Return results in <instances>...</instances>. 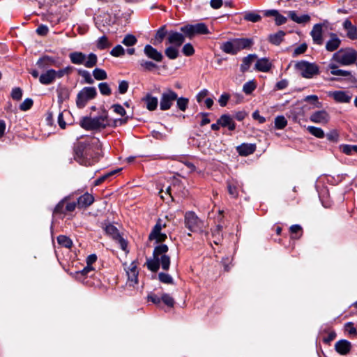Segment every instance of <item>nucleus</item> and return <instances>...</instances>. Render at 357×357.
<instances>
[{"mask_svg":"<svg viewBox=\"0 0 357 357\" xmlns=\"http://www.w3.org/2000/svg\"><path fill=\"white\" fill-rule=\"evenodd\" d=\"M93 75L97 80H104L107 77L106 71L101 68H95L93 70Z\"/></svg>","mask_w":357,"mask_h":357,"instance_id":"obj_39","label":"nucleus"},{"mask_svg":"<svg viewBox=\"0 0 357 357\" xmlns=\"http://www.w3.org/2000/svg\"><path fill=\"white\" fill-rule=\"evenodd\" d=\"M56 80L54 77V70L48 69L43 73L39 77V82L44 85H49Z\"/></svg>","mask_w":357,"mask_h":357,"instance_id":"obj_20","label":"nucleus"},{"mask_svg":"<svg viewBox=\"0 0 357 357\" xmlns=\"http://www.w3.org/2000/svg\"><path fill=\"white\" fill-rule=\"evenodd\" d=\"M33 105V100L31 98L25 99L20 105V109L22 111H26L29 109Z\"/></svg>","mask_w":357,"mask_h":357,"instance_id":"obj_54","label":"nucleus"},{"mask_svg":"<svg viewBox=\"0 0 357 357\" xmlns=\"http://www.w3.org/2000/svg\"><path fill=\"white\" fill-rule=\"evenodd\" d=\"M73 70V68L71 66H66L62 69L59 70H54V77L55 79L62 78L65 75H68L71 73Z\"/></svg>","mask_w":357,"mask_h":357,"instance_id":"obj_37","label":"nucleus"},{"mask_svg":"<svg viewBox=\"0 0 357 357\" xmlns=\"http://www.w3.org/2000/svg\"><path fill=\"white\" fill-rule=\"evenodd\" d=\"M142 100L146 103V107L149 111H153L158 107V98L149 93L146 94V96L142 99Z\"/></svg>","mask_w":357,"mask_h":357,"instance_id":"obj_23","label":"nucleus"},{"mask_svg":"<svg viewBox=\"0 0 357 357\" xmlns=\"http://www.w3.org/2000/svg\"><path fill=\"white\" fill-rule=\"evenodd\" d=\"M182 52L185 56H191L195 53V50L191 44L187 43L183 47Z\"/></svg>","mask_w":357,"mask_h":357,"instance_id":"obj_56","label":"nucleus"},{"mask_svg":"<svg viewBox=\"0 0 357 357\" xmlns=\"http://www.w3.org/2000/svg\"><path fill=\"white\" fill-rule=\"evenodd\" d=\"M128 89V83L126 81H121L119 84V91L121 94L127 92Z\"/></svg>","mask_w":357,"mask_h":357,"instance_id":"obj_61","label":"nucleus"},{"mask_svg":"<svg viewBox=\"0 0 357 357\" xmlns=\"http://www.w3.org/2000/svg\"><path fill=\"white\" fill-rule=\"evenodd\" d=\"M342 151L347 155H351L353 153H357V145H344Z\"/></svg>","mask_w":357,"mask_h":357,"instance_id":"obj_52","label":"nucleus"},{"mask_svg":"<svg viewBox=\"0 0 357 357\" xmlns=\"http://www.w3.org/2000/svg\"><path fill=\"white\" fill-rule=\"evenodd\" d=\"M69 58L72 63L84 65L88 68L94 67L98 62V57L94 53H90L86 56L81 52H73L70 53Z\"/></svg>","mask_w":357,"mask_h":357,"instance_id":"obj_4","label":"nucleus"},{"mask_svg":"<svg viewBox=\"0 0 357 357\" xmlns=\"http://www.w3.org/2000/svg\"><path fill=\"white\" fill-rule=\"evenodd\" d=\"M335 347L339 354L346 355L349 352L351 344L349 341L342 340L335 343Z\"/></svg>","mask_w":357,"mask_h":357,"instance_id":"obj_21","label":"nucleus"},{"mask_svg":"<svg viewBox=\"0 0 357 357\" xmlns=\"http://www.w3.org/2000/svg\"><path fill=\"white\" fill-rule=\"evenodd\" d=\"M144 53L149 59L156 62H161L163 59L162 54L151 45H145L144 48Z\"/></svg>","mask_w":357,"mask_h":357,"instance_id":"obj_15","label":"nucleus"},{"mask_svg":"<svg viewBox=\"0 0 357 357\" xmlns=\"http://www.w3.org/2000/svg\"><path fill=\"white\" fill-rule=\"evenodd\" d=\"M125 270L128 276V282L129 285L134 286L138 282V271L137 270V264L135 261L131 262L128 266L124 264Z\"/></svg>","mask_w":357,"mask_h":357,"instance_id":"obj_13","label":"nucleus"},{"mask_svg":"<svg viewBox=\"0 0 357 357\" xmlns=\"http://www.w3.org/2000/svg\"><path fill=\"white\" fill-rule=\"evenodd\" d=\"M139 65L143 69L146 70H151L156 68V65L153 62L144 59L139 61Z\"/></svg>","mask_w":357,"mask_h":357,"instance_id":"obj_49","label":"nucleus"},{"mask_svg":"<svg viewBox=\"0 0 357 357\" xmlns=\"http://www.w3.org/2000/svg\"><path fill=\"white\" fill-rule=\"evenodd\" d=\"M110 54L113 56H120L125 54V50L121 45H118L111 50Z\"/></svg>","mask_w":357,"mask_h":357,"instance_id":"obj_51","label":"nucleus"},{"mask_svg":"<svg viewBox=\"0 0 357 357\" xmlns=\"http://www.w3.org/2000/svg\"><path fill=\"white\" fill-rule=\"evenodd\" d=\"M112 108L114 109V112L120 116H124L126 114V110L124 108L119 104H115L112 105Z\"/></svg>","mask_w":357,"mask_h":357,"instance_id":"obj_60","label":"nucleus"},{"mask_svg":"<svg viewBox=\"0 0 357 357\" xmlns=\"http://www.w3.org/2000/svg\"><path fill=\"white\" fill-rule=\"evenodd\" d=\"M184 36L176 31H169L167 34V41L176 47H179L184 42Z\"/></svg>","mask_w":357,"mask_h":357,"instance_id":"obj_17","label":"nucleus"},{"mask_svg":"<svg viewBox=\"0 0 357 357\" xmlns=\"http://www.w3.org/2000/svg\"><path fill=\"white\" fill-rule=\"evenodd\" d=\"M295 68L303 77L306 79L312 78L319 74V67L314 63H310L306 61L296 62Z\"/></svg>","mask_w":357,"mask_h":357,"instance_id":"obj_6","label":"nucleus"},{"mask_svg":"<svg viewBox=\"0 0 357 357\" xmlns=\"http://www.w3.org/2000/svg\"><path fill=\"white\" fill-rule=\"evenodd\" d=\"M48 30L49 29H48V27L47 26L41 24V25L38 26V27L37 28L36 33L38 35L45 36V35H46L47 33Z\"/></svg>","mask_w":357,"mask_h":357,"instance_id":"obj_63","label":"nucleus"},{"mask_svg":"<svg viewBox=\"0 0 357 357\" xmlns=\"http://www.w3.org/2000/svg\"><path fill=\"white\" fill-rule=\"evenodd\" d=\"M58 243L66 248H71L73 241L70 238L64 235H60L57 237Z\"/></svg>","mask_w":357,"mask_h":357,"instance_id":"obj_35","label":"nucleus"},{"mask_svg":"<svg viewBox=\"0 0 357 357\" xmlns=\"http://www.w3.org/2000/svg\"><path fill=\"white\" fill-rule=\"evenodd\" d=\"M181 31L189 38L195 35L209 33L208 29L204 23L185 25L181 28Z\"/></svg>","mask_w":357,"mask_h":357,"instance_id":"obj_10","label":"nucleus"},{"mask_svg":"<svg viewBox=\"0 0 357 357\" xmlns=\"http://www.w3.org/2000/svg\"><path fill=\"white\" fill-rule=\"evenodd\" d=\"M256 89V84L253 81H249L244 84L243 91L245 94H250Z\"/></svg>","mask_w":357,"mask_h":357,"instance_id":"obj_44","label":"nucleus"},{"mask_svg":"<svg viewBox=\"0 0 357 357\" xmlns=\"http://www.w3.org/2000/svg\"><path fill=\"white\" fill-rule=\"evenodd\" d=\"M94 202L93 197L89 193H85L77 199V205L80 208H86Z\"/></svg>","mask_w":357,"mask_h":357,"instance_id":"obj_25","label":"nucleus"},{"mask_svg":"<svg viewBox=\"0 0 357 357\" xmlns=\"http://www.w3.org/2000/svg\"><path fill=\"white\" fill-rule=\"evenodd\" d=\"M219 123H220L221 126L227 127L230 130L235 129V123L233 119L228 114L222 115L219 119Z\"/></svg>","mask_w":357,"mask_h":357,"instance_id":"obj_26","label":"nucleus"},{"mask_svg":"<svg viewBox=\"0 0 357 357\" xmlns=\"http://www.w3.org/2000/svg\"><path fill=\"white\" fill-rule=\"evenodd\" d=\"M148 300L155 305H158L160 303L161 296L160 297L154 294H151L148 296Z\"/></svg>","mask_w":357,"mask_h":357,"instance_id":"obj_62","label":"nucleus"},{"mask_svg":"<svg viewBox=\"0 0 357 357\" xmlns=\"http://www.w3.org/2000/svg\"><path fill=\"white\" fill-rule=\"evenodd\" d=\"M227 189L229 194L232 197H236L238 196L237 191V183L235 181H231L227 182Z\"/></svg>","mask_w":357,"mask_h":357,"instance_id":"obj_38","label":"nucleus"},{"mask_svg":"<svg viewBox=\"0 0 357 357\" xmlns=\"http://www.w3.org/2000/svg\"><path fill=\"white\" fill-rule=\"evenodd\" d=\"M185 225L192 232H202L204 222L193 212H187L185 215Z\"/></svg>","mask_w":357,"mask_h":357,"instance_id":"obj_9","label":"nucleus"},{"mask_svg":"<svg viewBox=\"0 0 357 357\" xmlns=\"http://www.w3.org/2000/svg\"><path fill=\"white\" fill-rule=\"evenodd\" d=\"M253 43L249 38H235L222 44L220 49L225 53L236 54L239 51L250 47Z\"/></svg>","mask_w":357,"mask_h":357,"instance_id":"obj_2","label":"nucleus"},{"mask_svg":"<svg viewBox=\"0 0 357 357\" xmlns=\"http://www.w3.org/2000/svg\"><path fill=\"white\" fill-rule=\"evenodd\" d=\"M177 99V94L172 90L168 89L162 93L160 102L161 110H167L171 108L173 102Z\"/></svg>","mask_w":357,"mask_h":357,"instance_id":"obj_11","label":"nucleus"},{"mask_svg":"<svg viewBox=\"0 0 357 357\" xmlns=\"http://www.w3.org/2000/svg\"><path fill=\"white\" fill-rule=\"evenodd\" d=\"M307 50V45L305 43H303L296 47L293 52L294 56H297L303 53H304Z\"/></svg>","mask_w":357,"mask_h":357,"instance_id":"obj_58","label":"nucleus"},{"mask_svg":"<svg viewBox=\"0 0 357 357\" xmlns=\"http://www.w3.org/2000/svg\"><path fill=\"white\" fill-rule=\"evenodd\" d=\"M165 227L166 224L162 223V220L159 219L149 234V240H155L157 243L165 241L167 235L161 232L162 229Z\"/></svg>","mask_w":357,"mask_h":357,"instance_id":"obj_12","label":"nucleus"},{"mask_svg":"<svg viewBox=\"0 0 357 357\" xmlns=\"http://www.w3.org/2000/svg\"><path fill=\"white\" fill-rule=\"evenodd\" d=\"M305 100L312 102L314 108H320L322 107L321 102L318 100V96L316 95H310L305 97Z\"/></svg>","mask_w":357,"mask_h":357,"instance_id":"obj_43","label":"nucleus"},{"mask_svg":"<svg viewBox=\"0 0 357 357\" xmlns=\"http://www.w3.org/2000/svg\"><path fill=\"white\" fill-rule=\"evenodd\" d=\"M271 68V63L266 58H262L255 63V69L261 72H268Z\"/></svg>","mask_w":357,"mask_h":357,"instance_id":"obj_28","label":"nucleus"},{"mask_svg":"<svg viewBox=\"0 0 357 357\" xmlns=\"http://www.w3.org/2000/svg\"><path fill=\"white\" fill-rule=\"evenodd\" d=\"M333 59L342 66H349L357 59V52L351 48L341 49L333 55Z\"/></svg>","mask_w":357,"mask_h":357,"instance_id":"obj_5","label":"nucleus"},{"mask_svg":"<svg viewBox=\"0 0 357 357\" xmlns=\"http://www.w3.org/2000/svg\"><path fill=\"white\" fill-rule=\"evenodd\" d=\"M105 231L107 232V234L111 235L114 239H116L120 236L117 229L112 225L106 226Z\"/></svg>","mask_w":357,"mask_h":357,"instance_id":"obj_48","label":"nucleus"},{"mask_svg":"<svg viewBox=\"0 0 357 357\" xmlns=\"http://www.w3.org/2000/svg\"><path fill=\"white\" fill-rule=\"evenodd\" d=\"M284 35L285 33L284 31H279L275 33L271 34L268 37V40L272 44L278 45L282 41Z\"/></svg>","mask_w":357,"mask_h":357,"instance_id":"obj_31","label":"nucleus"},{"mask_svg":"<svg viewBox=\"0 0 357 357\" xmlns=\"http://www.w3.org/2000/svg\"><path fill=\"white\" fill-rule=\"evenodd\" d=\"M165 55L169 59H175L178 56V50L176 46H169L165 51Z\"/></svg>","mask_w":357,"mask_h":357,"instance_id":"obj_34","label":"nucleus"},{"mask_svg":"<svg viewBox=\"0 0 357 357\" xmlns=\"http://www.w3.org/2000/svg\"><path fill=\"white\" fill-rule=\"evenodd\" d=\"M275 21L277 25H281L287 22V18L278 13L275 17Z\"/></svg>","mask_w":357,"mask_h":357,"instance_id":"obj_64","label":"nucleus"},{"mask_svg":"<svg viewBox=\"0 0 357 357\" xmlns=\"http://www.w3.org/2000/svg\"><path fill=\"white\" fill-rule=\"evenodd\" d=\"M176 100L177 107L183 112L185 111V109L188 107V103H189V100L188 98H183V97H181V98L177 97V99Z\"/></svg>","mask_w":357,"mask_h":357,"instance_id":"obj_42","label":"nucleus"},{"mask_svg":"<svg viewBox=\"0 0 357 357\" xmlns=\"http://www.w3.org/2000/svg\"><path fill=\"white\" fill-rule=\"evenodd\" d=\"M328 96L332 97L336 102L341 103H348L351 99V95L343 91H330Z\"/></svg>","mask_w":357,"mask_h":357,"instance_id":"obj_16","label":"nucleus"},{"mask_svg":"<svg viewBox=\"0 0 357 357\" xmlns=\"http://www.w3.org/2000/svg\"><path fill=\"white\" fill-rule=\"evenodd\" d=\"M111 44L109 43L106 36H103L98 38L96 43V47L99 50H104L109 47Z\"/></svg>","mask_w":357,"mask_h":357,"instance_id":"obj_40","label":"nucleus"},{"mask_svg":"<svg viewBox=\"0 0 357 357\" xmlns=\"http://www.w3.org/2000/svg\"><path fill=\"white\" fill-rule=\"evenodd\" d=\"M36 65L40 69H45L52 66H56V61L54 57L45 55L37 61Z\"/></svg>","mask_w":357,"mask_h":357,"instance_id":"obj_18","label":"nucleus"},{"mask_svg":"<svg viewBox=\"0 0 357 357\" xmlns=\"http://www.w3.org/2000/svg\"><path fill=\"white\" fill-rule=\"evenodd\" d=\"M310 35L314 43L321 45L323 43L322 25L321 24H315L310 32Z\"/></svg>","mask_w":357,"mask_h":357,"instance_id":"obj_19","label":"nucleus"},{"mask_svg":"<svg viewBox=\"0 0 357 357\" xmlns=\"http://www.w3.org/2000/svg\"><path fill=\"white\" fill-rule=\"evenodd\" d=\"M256 149L255 144H243L237 147V151L241 155L246 156L255 152Z\"/></svg>","mask_w":357,"mask_h":357,"instance_id":"obj_24","label":"nucleus"},{"mask_svg":"<svg viewBox=\"0 0 357 357\" xmlns=\"http://www.w3.org/2000/svg\"><path fill=\"white\" fill-rule=\"evenodd\" d=\"M78 74L84 79L85 83L92 84L94 82L90 73L85 70H79Z\"/></svg>","mask_w":357,"mask_h":357,"instance_id":"obj_41","label":"nucleus"},{"mask_svg":"<svg viewBox=\"0 0 357 357\" xmlns=\"http://www.w3.org/2000/svg\"><path fill=\"white\" fill-rule=\"evenodd\" d=\"M307 131L314 137L317 138H324L325 136L324 130L320 128L315 126H308L307 128Z\"/></svg>","mask_w":357,"mask_h":357,"instance_id":"obj_32","label":"nucleus"},{"mask_svg":"<svg viewBox=\"0 0 357 357\" xmlns=\"http://www.w3.org/2000/svg\"><path fill=\"white\" fill-rule=\"evenodd\" d=\"M288 16L295 22L298 24L307 23L310 20V17L308 15H303L298 16L294 10L288 12Z\"/></svg>","mask_w":357,"mask_h":357,"instance_id":"obj_27","label":"nucleus"},{"mask_svg":"<svg viewBox=\"0 0 357 357\" xmlns=\"http://www.w3.org/2000/svg\"><path fill=\"white\" fill-rule=\"evenodd\" d=\"M275 128L277 129H283L287 125V121L284 116H278L274 121Z\"/></svg>","mask_w":357,"mask_h":357,"instance_id":"obj_36","label":"nucleus"},{"mask_svg":"<svg viewBox=\"0 0 357 357\" xmlns=\"http://www.w3.org/2000/svg\"><path fill=\"white\" fill-rule=\"evenodd\" d=\"M22 91L20 88L16 87L12 90L11 97L13 99L19 100L22 98Z\"/></svg>","mask_w":357,"mask_h":357,"instance_id":"obj_57","label":"nucleus"},{"mask_svg":"<svg viewBox=\"0 0 357 357\" xmlns=\"http://www.w3.org/2000/svg\"><path fill=\"white\" fill-rule=\"evenodd\" d=\"M310 120L315 123L326 124L330 120V116L326 110H319L313 112Z\"/></svg>","mask_w":357,"mask_h":357,"instance_id":"obj_14","label":"nucleus"},{"mask_svg":"<svg viewBox=\"0 0 357 357\" xmlns=\"http://www.w3.org/2000/svg\"><path fill=\"white\" fill-rule=\"evenodd\" d=\"M96 95L97 91L95 87H84L77 95V107L84 108L89 100L95 98Z\"/></svg>","mask_w":357,"mask_h":357,"instance_id":"obj_8","label":"nucleus"},{"mask_svg":"<svg viewBox=\"0 0 357 357\" xmlns=\"http://www.w3.org/2000/svg\"><path fill=\"white\" fill-rule=\"evenodd\" d=\"M257 58L256 54H249L248 56L244 57L243 59L242 64L241 65V70L242 72L247 71L251 63L254 61V60Z\"/></svg>","mask_w":357,"mask_h":357,"instance_id":"obj_29","label":"nucleus"},{"mask_svg":"<svg viewBox=\"0 0 357 357\" xmlns=\"http://www.w3.org/2000/svg\"><path fill=\"white\" fill-rule=\"evenodd\" d=\"M347 36L351 40L357 39V27L353 26L347 30Z\"/></svg>","mask_w":357,"mask_h":357,"instance_id":"obj_59","label":"nucleus"},{"mask_svg":"<svg viewBox=\"0 0 357 357\" xmlns=\"http://www.w3.org/2000/svg\"><path fill=\"white\" fill-rule=\"evenodd\" d=\"M98 88L101 94L104 96H109L112 93L109 86L106 82L100 83L98 84Z\"/></svg>","mask_w":357,"mask_h":357,"instance_id":"obj_47","label":"nucleus"},{"mask_svg":"<svg viewBox=\"0 0 357 357\" xmlns=\"http://www.w3.org/2000/svg\"><path fill=\"white\" fill-rule=\"evenodd\" d=\"M79 126L86 130L100 131L109 126L107 112L103 110L98 116H84L79 121Z\"/></svg>","mask_w":357,"mask_h":357,"instance_id":"obj_1","label":"nucleus"},{"mask_svg":"<svg viewBox=\"0 0 357 357\" xmlns=\"http://www.w3.org/2000/svg\"><path fill=\"white\" fill-rule=\"evenodd\" d=\"M170 265V257L167 255H163V259L160 262V266H161L162 268L165 271H167L169 268Z\"/></svg>","mask_w":357,"mask_h":357,"instance_id":"obj_55","label":"nucleus"},{"mask_svg":"<svg viewBox=\"0 0 357 357\" xmlns=\"http://www.w3.org/2000/svg\"><path fill=\"white\" fill-rule=\"evenodd\" d=\"M89 144L87 143H79L74 149L75 159L81 165L85 166L93 165L96 161V158H91Z\"/></svg>","mask_w":357,"mask_h":357,"instance_id":"obj_3","label":"nucleus"},{"mask_svg":"<svg viewBox=\"0 0 357 357\" xmlns=\"http://www.w3.org/2000/svg\"><path fill=\"white\" fill-rule=\"evenodd\" d=\"M330 37V40L326 44V49L329 52H333L340 47L341 40L335 33H331Z\"/></svg>","mask_w":357,"mask_h":357,"instance_id":"obj_22","label":"nucleus"},{"mask_svg":"<svg viewBox=\"0 0 357 357\" xmlns=\"http://www.w3.org/2000/svg\"><path fill=\"white\" fill-rule=\"evenodd\" d=\"M161 301L169 307H173L174 305V298L168 294H162Z\"/></svg>","mask_w":357,"mask_h":357,"instance_id":"obj_50","label":"nucleus"},{"mask_svg":"<svg viewBox=\"0 0 357 357\" xmlns=\"http://www.w3.org/2000/svg\"><path fill=\"white\" fill-rule=\"evenodd\" d=\"M261 16L255 13H247L244 15V19L252 22H257L261 20Z\"/></svg>","mask_w":357,"mask_h":357,"instance_id":"obj_46","label":"nucleus"},{"mask_svg":"<svg viewBox=\"0 0 357 357\" xmlns=\"http://www.w3.org/2000/svg\"><path fill=\"white\" fill-rule=\"evenodd\" d=\"M136 43L137 38L135 36L132 34L126 35L122 41V43L126 46H132L135 45Z\"/></svg>","mask_w":357,"mask_h":357,"instance_id":"obj_45","label":"nucleus"},{"mask_svg":"<svg viewBox=\"0 0 357 357\" xmlns=\"http://www.w3.org/2000/svg\"><path fill=\"white\" fill-rule=\"evenodd\" d=\"M158 278L160 282L165 284H172L173 282L172 278L167 273H160L158 274Z\"/></svg>","mask_w":357,"mask_h":357,"instance_id":"obj_53","label":"nucleus"},{"mask_svg":"<svg viewBox=\"0 0 357 357\" xmlns=\"http://www.w3.org/2000/svg\"><path fill=\"white\" fill-rule=\"evenodd\" d=\"M166 35L167 31L165 29V26H161L155 33L154 44L156 45L161 43Z\"/></svg>","mask_w":357,"mask_h":357,"instance_id":"obj_33","label":"nucleus"},{"mask_svg":"<svg viewBox=\"0 0 357 357\" xmlns=\"http://www.w3.org/2000/svg\"><path fill=\"white\" fill-rule=\"evenodd\" d=\"M168 251L167 245L161 244L156 246L153 250V258L148 259L147 267L153 272H156L160 268V262L163 259V255H167Z\"/></svg>","mask_w":357,"mask_h":357,"instance_id":"obj_7","label":"nucleus"},{"mask_svg":"<svg viewBox=\"0 0 357 357\" xmlns=\"http://www.w3.org/2000/svg\"><path fill=\"white\" fill-rule=\"evenodd\" d=\"M328 68L331 70V73L333 75L340 77H349L351 75L349 71L338 69L335 64H330Z\"/></svg>","mask_w":357,"mask_h":357,"instance_id":"obj_30","label":"nucleus"}]
</instances>
